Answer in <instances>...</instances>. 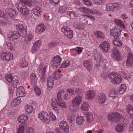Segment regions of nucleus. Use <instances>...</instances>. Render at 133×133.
Instances as JSON below:
<instances>
[{
    "label": "nucleus",
    "mask_w": 133,
    "mask_h": 133,
    "mask_svg": "<svg viewBox=\"0 0 133 133\" xmlns=\"http://www.w3.org/2000/svg\"><path fill=\"white\" fill-rule=\"evenodd\" d=\"M59 130L58 129H55L57 133H68L69 132V127L66 122L64 121L61 122L59 124Z\"/></svg>",
    "instance_id": "f257e3e1"
},
{
    "label": "nucleus",
    "mask_w": 133,
    "mask_h": 133,
    "mask_svg": "<svg viewBox=\"0 0 133 133\" xmlns=\"http://www.w3.org/2000/svg\"><path fill=\"white\" fill-rule=\"evenodd\" d=\"M121 76L115 72H113L110 74L109 78L110 81L115 84L120 83L121 82Z\"/></svg>",
    "instance_id": "f03ea898"
},
{
    "label": "nucleus",
    "mask_w": 133,
    "mask_h": 133,
    "mask_svg": "<svg viewBox=\"0 0 133 133\" xmlns=\"http://www.w3.org/2000/svg\"><path fill=\"white\" fill-rule=\"evenodd\" d=\"M62 61V58L59 55H56L52 59L50 64L53 68H57L60 64Z\"/></svg>",
    "instance_id": "7ed1b4c3"
},
{
    "label": "nucleus",
    "mask_w": 133,
    "mask_h": 133,
    "mask_svg": "<svg viewBox=\"0 0 133 133\" xmlns=\"http://www.w3.org/2000/svg\"><path fill=\"white\" fill-rule=\"evenodd\" d=\"M61 31L68 38L71 39L73 36V31L69 28L64 27L61 29Z\"/></svg>",
    "instance_id": "20e7f679"
},
{
    "label": "nucleus",
    "mask_w": 133,
    "mask_h": 133,
    "mask_svg": "<svg viewBox=\"0 0 133 133\" xmlns=\"http://www.w3.org/2000/svg\"><path fill=\"white\" fill-rule=\"evenodd\" d=\"M15 5L17 9L23 15H26L28 13V11L27 9V8L25 5L21 3H16Z\"/></svg>",
    "instance_id": "39448f33"
},
{
    "label": "nucleus",
    "mask_w": 133,
    "mask_h": 133,
    "mask_svg": "<svg viewBox=\"0 0 133 133\" xmlns=\"http://www.w3.org/2000/svg\"><path fill=\"white\" fill-rule=\"evenodd\" d=\"M1 57L2 60L5 61H9L12 59L13 55L11 53L4 52L1 53Z\"/></svg>",
    "instance_id": "423d86ee"
},
{
    "label": "nucleus",
    "mask_w": 133,
    "mask_h": 133,
    "mask_svg": "<svg viewBox=\"0 0 133 133\" xmlns=\"http://www.w3.org/2000/svg\"><path fill=\"white\" fill-rule=\"evenodd\" d=\"M121 30L116 28L111 29L110 30L111 36H113L114 38H119Z\"/></svg>",
    "instance_id": "0eeeda50"
},
{
    "label": "nucleus",
    "mask_w": 133,
    "mask_h": 133,
    "mask_svg": "<svg viewBox=\"0 0 133 133\" xmlns=\"http://www.w3.org/2000/svg\"><path fill=\"white\" fill-rule=\"evenodd\" d=\"M99 47L101 49L103 50L104 52H107L109 49L110 44L108 42L104 41L100 44Z\"/></svg>",
    "instance_id": "6e6552de"
},
{
    "label": "nucleus",
    "mask_w": 133,
    "mask_h": 133,
    "mask_svg": "<svg viewBox=\"0 0 133 133\" xmlns=\"http://www.w3.org/2000/svg\"><path fill=\"white\" fill-rule=\"evenodd\" d=\"M118 8V4L116 3H109L107 5L105 9L107 11H111Z\"/></svg>",
    "instance_id": "1a4fd4ad"
},
{
    "label": "nucleus",
    "mask_w": 133,
    "mask_h": 133,
    "mask_svg": "<svg viewBox=\"0 0 133 133\" xmlns=\"http://www.w3.org/2000/svg\"><path fill=\"white\" fill-rule=\"evenodd\" d=\"M53 79V77L51 76H49L47 78V87L49 90H51L53 88L54 83Z\"/></svg>",
    "instance_id": "9d476101"
},
{
    "label": "nucleus",
    "mask_w": 133,
    "mask_h": 133,
    "mask_svg": "<svg viewBox=\"0 0 133 133\" xmlns=\"http://www.w3.org/2000/svg\"><path fill=\"white\" fill-rule=\"evenodd\" d=\"M112 50L114 58L117 61H120L121 59V56L117 48L114 47L112 49Z\"/></svg>",
    "instance_id": "9b49d317"
},
{
    "label": "nucleus",
    "mask_w": 133,
    "mask_h": 133,
    "mask_svg": "<svg viewBox=\"0 0 133 133\" xmlns=\"http://www.w3.org/2000/svg\"><path fill=\"white\" fill-rule=\"evenodd\" d=\"M97 98L98 103L99 104H103L107 99L105 95L102 93L99 94L97 95Z\"/></svg>",
    "instance_id": "f8f14e48"
},
{
    "label": "nucleus",
    "mask_w": 133,
    "mask_h": 133,
    "mask_svg": "<svg viewBox=\"0 0 133 133\" xmlns=\"http://www.w3.org/2000/svg\"><path fill=\"white\" fill-rule=\"evenodd\" d=\"M123 117H108V118L109 121L111 122H117L119 120V118L123 119V122L126 124L128 123L127 119H124Z\"/></svg>",
    "instance_id": "ddd939ff"
},
{
    "label": "nucleus",
    "mask_w": 133,
    "mask_h": 133,
    "mask_svg": "<svg viewBox=\"0 0 133 133\" xmlns=\"http://www.w3.org/2000/svg\"><path fill=\"white\" fill-rule=\"evenodd\" d=\"M82 96H78L76 97L72 102V106L74 105L76 106L79 104L82 100Z\"/></svg>",
    "instance_id": "4468645a"
},
{
    "label": "nucleus",
    "mask_w": 133,
    "mask_h": 133,
    "mask_svg": "<svg viewBox=\"0 0 133 133\" xmlns=\"http://www.w3.org/2000/svg\"><path fill=\"white\" fill-rule=\"evenodd\" d=\"M5 12L11 17L15 18L17 15L15 11L11 8H8L6 9Z\"/></svg>",
    "instance_id": "2eb2a0df"
},
{
    "label": "nucleus",
    "mask_w": 133,
    "mask_h": 133,
    "mask_svg": "<svg viewBox=\"0 0 133 133\" xmlns=\"http://www.w3.org/2000/svg\"><path fill=\"white\" fill-rule=\"evenodd\" d=\"M25 91L22 86H19L17 88L16 95L17 96L23 97L24 96Z\"/></svg>",
    "instance_id": "dca6fc26"
},
{
    "label": "nucleus",
    "mask_w": 133,
    "mask_h": 133,
    "mask_svg": "<svg viewBox=\"0 0 133 133\" xmlns=\"http://www.w3.org/2000/svg\"><path fill=\"white\" fill-rule=\"evenodd\" d=\"M126 64L128 66H130L133 65V55L131 53L128 55L126 61Z\"/></svg>",
    "instance_id": "f3484780"
},
{
    "label": "nucleus",
    "mask_w": 133,
    "mask_h": 133,
    "mask_svg": "<svg viewBox=\"0 0 133 133\" xmlns=\"http://www.w3.org/2000/svg\"><path fill=\"white\" fill-rule=\"evenodd\" d=\"M15 78H14L11 82V85L14 88H17L19 86V81L18 80V78L16 75L15 76Z\"/></svg>",
    "instance_id": "a211bd4d"
},
{
    "label": "nucleus",
    "mask_w": 133,
    "mask_h": 133,
    "mask_svg": "<svg viewBox=\"0 0 133 133\" xmlns=\"http://www.w3.org/2000/svg\"><path fill=\"white\" fill-rule=\"evenodd\" d=\"M114 22L117 26L120 27L121 28L125 29L126 27L124 22L121 20L118 19H115L114 20Z\"/></svg>",
    "instance_id": "6ab92c4d"
},
{
    "label": "nucleus",
    "mask_w": 133,
    "mask_h": 133,
    "mask_svg": "<svg viewBox=\"0 0 133 133\" xmlns=\"http://www.w3.org/2000/svg\"><path fill=\"white\" fill-rule=\"evenodd\" d=\"M78 10L84 13L88 14H93L92 11L89 8L82 7L78 9Z\"/></svg>",
    "instance_id": "aec40b11"
},
{
    "label": "nucleus",
    "mask_w": 133,
    "mask_h": 133,
    "mask_svg": "<svg viewBox=\"0 0 133 133\" xmlns=\"http://www.w3.org/2000/svg\"><path fill=\"white\" fill-rule=\"evenodd\" d=\"M45 29V28L44 27V25L42 24L38 25L36 26L35 31L37 34H39L44 31Z\"/></svg>",
    "instance_id": "412c9836"
},
{
    "label": "nucleus",
    "mask_w": 133,
    "mask_h": 133,
    "mask_svg": "<svg viewBox=\"0 0 133 133\" xmlns=\"http://www.w3.org/2000/svg\"><path fill=\"white\" fill-rule=\"evenodd\" d=\"M20 37V35L18 31H15L12 32L11 36L9 37L11 41H12L17 39Z\"/></svg>",
    "instance_id": "4be33fe9"
},
{
    "label": "nucleus",
    "mask_w": 133,
    "mask_h": 133,
    "mask_svg": "<svg viewBox=\"0 0 133 133\" xmlns=\"http://www.w3.org/2000/svg\"><path fill=\"white\" fill-rule=\"evenodd\" d=\"M94 34L95 36L99 39H104L105 38L104 34L103 32L100 31H96L94 32Z\"/></svg>",
    "instance_id": "5701e85b"
},
{
    "label": "nucleus",
    "mask_w": 133,
    "mask_h": 133,
    "mask_svg": "<svg viewBox=\"0 0 133 133\" xmlns=\"http://www.w3.org/2000/svg\"><path fill=\"white\" fill-rule=\"evenodd\" d=\"M21 102V98L20 97H17L13 100L11 102V105L12 107H15L19 105Z\"/></svg>",
    "instance_id": "b1692460"
},
{
    "label": "nucleus",
    "mask_w": 133,
    "mask_h": 133,
    "mask_svg": "<svg viewBox=\"0 0 133 133\" xmlns=\"http://www.w3.org/2000/svg\"><path fill=\"white\" fill-rule=\"evenodd\" d=\"M66 14L72 18H75L78 16V12L77 11H68L67 12Z\"/></svg>",
    "instance_id": "393cba45"
},
{
    "label": "nucleus",
    "mask_w": 133,
    "mask_h": 133,
    "mask_svg": "<svg viewBox=\"0 0 133 133\" xmlns=\"http://www.w3.org/2000/svg\"><path fill=\"white\" fill-rule=\"evenodd\" d=\"M30 79L31 82L33 85H35L36 84L37 77L35 73H33L31 75Z\"/></svg>",
    "instance_id": "a878e982"
},
{
    "label": "nucleus",
    "mask_w": 133,
    "mask_h": 133,
    "mask_svg": "<svg viewBox=\"0 0 133 133\" xmlns=\"http://www.w3.org/2000/svg\"><path fill=\"white\" fill-rule=\"evenodd\" d=\"M126 111L130 116H133V108L131 104L128 105L126 108Z\"/></svg>",
    "instance_id": "bb28decb"
},
{
    "label": "nucleus",
    "mask_w": 133,
    "mask_h": 133,
    "mask_svg": "<svg viewBox=\"0 0 133 133\" xmlns=\"http://www.w3.org/2000/svg\"><path fill=\"white\" fill-rule=\"evenodd\" d=\"M95 97L94 91L90 90L87 92V98L88 99H92Z\"/></svg>",
    "instance_id": "cd10ccee"
},
{
    "label": "nucleus",
    "mask_w": 133,
    "mask_h": 133,
    "mask_svg": "<svg viewBox=\"0 0 133 133\" xmlns=\"http://www.w3.org/2000/svg\"><path fill=\"white\" fill-rule=\"evenodd\" d=\"M83 65L87 70L90 69L92 67L91 63L88 60L84 61L83 63Z\"/></svg>",
    "instance_id": "c85d7f7f"
},
{
    "label": "nucleus",
    "mask_w": 133,
    "mask_h": 133,
    "mask_svg": "<svg viewBox=\"0 0 133 133\" xmlns=\"http://www.w3.org/2000/svg\"><path fill=\"white\" fill-rule=\"evenodd\" d=\"M85 16L87 17L88 18L90 19L89 21H87V23L88 24L90 25L92 24L95 21L94 17L89 15H85Z\"/></svg>",
    "instance_id": "c756f323"
},
{
    "label": "nucleus",
    "mask_w": 133,
    "mask_h": 133,
    "mask_svg": "<svg viewBox=\"0 0 133 133\" xmlns=\"http://www.w3.org/2000/svg\"><path fill=\"white\" fill-rule=\"evenodd\" d=\"M56 102L59 106L62 108H67V106L65 103L62 100L57 101Z\"/></svg>",
    "instance_id": "7c9ffc66"
},
{
    "label": "nucleus",
    "mask_w": 133,
    "mask_h": 133,
    "mask_svg": "<svg viewBox=\"0 0 133 133\" xmlns=\"http://www.w3.org/2000/svg\"><path fill=\"white\" fill-rule=\"evenodd\" d=\"M33 11L34 14L36 16L39 15L41 14L42 10L41 8L39 7H36L33 10Z\"/></svg>",
    "instance_id": "2f4dec72"
},
{
    "label": "nucleus",
    "mask_w": 133,
    "mask_h": 133,
    "mask_svg": "<svg viewBox=\"0 0 133 133\" xmlns=\"http://www.w3.org/2000/svg\"><path fill=\"white\" fill-rule=\"evenodd\" d=\"M116 130L118 132L121 133L124 130V127L121 124H118L115 127Z\"/></svg>",
    "instance_id": "473e14b6"
},
{
    "label": "nucleus",
    "mask_w": 133,
    "mask_h": 133,
    "mask_svg": "<svg viewBox=\"0 0 133 133\" xmlns=\"http://www.w3.org/2000/svg\"><path fill=\"white\" fill-rule=\"evenodd\" d=\"M119 38H114V40L112 42L114 45L117 46H122V42L119 40Z\"/></svg>",
    "instance_id": "72a5a7b5"
},
{
    "label": "nucleus",
    "mask_w": 133,
    "mask_h": 133,
    "mask_svg": "<svg viewBox=\"0 0 133 133\" xmlns=\"http://www.w3.org/2000/svg\"><path fill=\"white\" fill-rule=\"evenodd\" d=\"M89 105L87 102H84L82 105L81 109L84 111H86L88 109Z\"/></svg>",
    "instance_id": "f704fd0d"
},
{
    "label": "nucleus",
    "mask_w": 133,
    "mask_h": 133,
    "mask_svg": "<svg viewBox=\"0 0 133 133\" xmlns=\"http://www.w3.org/2000/svg\"><path fill=\"white\" fill-rule=\"evenodd\" d=\"M75 91L76 94L78 96H81L84 92V90L80 88H76Z\"/></svg>",
    "instance_id": "c9c22d12"
},
{
    "label": "nucleus",
    "mask_w": 133,
    "mask_h": 133,
    "mask_svg": "<svg viewBox=\"0 0 133 133\" xmlns=\"http://www.w3.org/2000/svg\"><path fill=\"white\" fill-rule=\"evenodd\" d=\"M126 89V87L125 85L122 84L119 88V92L121 94H123L125 91Z\"/></svg>",
    "instance_id": "e433bc0d"
},
{
    "label": "nucleus",
    "mask_w": 133,
    "mask_h": 133,
    "mask_svg": "<svg viewBox=\"0 0 133 133\" xmlns=\"http://www.w3.org/2000/svg\"><path fill=\"white\" fill-rule=\"evenodd\" d=\"M84 121L83 117H77L76 119V123L78 125H81Z\"/></svg>",
    "instance_id": "4c0bfd02"
},
{
    "label": "nucleus",
    "mask_w": 133,
    "mask_h": 133,
    "mask_svg": "<svg viewBox=\"0 0 133 133\" xmlns=\"http://www.w3.org/2000/svg\"><path fill=\"white\" fill-rule=\"evenodd\" d=\"M70 64V62L68 60L64 61L62 63L61 66L63 68H66L68 67Z\"/></svg>",
    "instance_id": "58836bf2"
},
{
    "label": "nucleus",
    "mask_w": 133,
    "mask_h": 133,
    "mask_svg": "<svg viewBox=\"0 0 133 133\" xmlns=\"http://www.w3.org/2000/svg\"><path fill=\"white\" fill-rule=\"evenodd\" d=\"M26 111L28 113L30 114L33 111L34 109L33 107L31 105H28L25 108Z\"/></svg>",
    "instance_id": "ea45409f"
},
{
    "label": "nucleus",
    "mask_w": 133,
    "mask_h": 133,
    "mask_svg": "<svg viewBox=\"0 0 133 133\" xmlns=\"http://www.w3.org/2000/svg\"><path fill=\"white\" fill-rule=\"evenodd\" d=\"M16 29L17 30L19 31H22L24 30L25 31H26L27 29H25L24 26L22 24H17L16 25Z\"/></svg>",
    "instance_id": "a19ab883"
},
{
    "label": "nucleus",
    "mask_w": 133,
    "mask_h": 133,
    "mask_svg": "<svg viewBox=\"0 0 133 133\" xmlns=\"http://www.w3.org/2000/svg\"><path fill=\"white\" fill-rule=\"evenodd\" d=\"M75 28L78 29L83 30L85 27V26L84 24H78L74 25Z\"/></svg>",
    "instance_id": "79ce46f5"
},
{
    "label": "nucleus",
    "mask_w": 133,
    "mask_h": 133,
    "mask_svg": "<svg viewBox=\"0 0 133 133\" xmlns=\"http://www.w3.org/2000/svg\"><path fill=\"white\" fill-rule=\"evenodd\" d=\"M38 118L45 123L49 124L50 122L49 117H38Z\"/></svg>",
    "instance_id": "37998d69"
},
{
    "label": "nucleus",
    "mask_w": 133,
    "mask_h": 133,
    "mask_svg": "<svg viewBox=\"0 0 133 133\" xmlns=\"http://www.w3.org/2000/svg\"><path fill=\"white\" fill-rule=\"evenodd\" d=\"M15 77H12L11 74H9L6 75L5 76V78L7 81L9 82H10L14 78H15Z\"/></svg>",
    "instance_id": "c03bdc74"
},
{
    "label": "nucleus",
    "mask_w": 133,
    "mask_h": 133,
    "mask_svg": "<svg viewBox=\"0 0 133 133\" xmlns=\"http://www.w3.org/2000/svg\"><path fill=\"white\" fill-rule=\"evenodd\" d=\"M63 75L60 73H58L57 71H54L53 76L56 79H58L62 77Z\"/></svg>",
    "instance_id": "a18cd8bd"
},
{
    "label": "nucleus",
    "mask_w": 133,
    "mask_h": 133,
    "mask_svg": "<svg viewBox=\"0 0 133 133\" xmlns=\"http://www.w3.org/2000/svg\"><path fill=\"white\" fill-rule=\"evenodd\" d=\"M109 96L111 97L112 98H114L115 97L117 96V94L115 90H112L109 94Z\"/></svg>",
    "instance_id": "49530a36"
},
{
    "label": "nucleus",
    "mask_w": 133,
    "mask_h": 133,
    "mask_svg": "<svg viewBox=\"0 0 133 133\" xmlns=\"http://www.w3.org/2000/svg\"><path fill=\"white\" fill-rule=\"evenodd\" d=\"M64 91L63 90H62L59 91L58 93L57 94V99H56V102L57 101H59L62 100V98L61 97L62 93Z\"/></svg>",
    "instance_id": "de8ad7c7"
},
{
    "label": "nucleus",
    "mask_w": 133,
    "mask_h": 133,
    "mask_svg": "<svg viewBox=\"0 0 133 133\" xmlns=\"http://www.w3.org/2000/svg\"><path fill=\"white\" fill-rule=\"evenodd\" d=\"M20 65L21 67L24 68L28 66V64L26 61L24 59H22L20 62Z\"/></svg>",
    "instance_id": "09e8293b"
},
{
    "label": "nucleus",
    "mask_w": 133,
    "mask_h": 133,
    "mask_svg": "<svg viewBox=\"0 0 133 133\" xmlns=\"http://www.w3.org/2000/svg\"><path fill=\"white\" fill-rule=\"evenodd\" d=\"M107 116H120L121 115L119 113L116 112H113L108 114Z\"/></svg>",
    "instance_id": "8fccbe9b"
},
{
    "label": "nucleus",
    "mask_w": 133,
    "mask_h": 133,
    "mask_svg": "<svg viewBox=\"0 0 133 133\" xmlns=\"http://www.w3.org/2000/svg\"><path fill=\"white\" fill-rule=\"evenodd\" d=\"M67 9L64 6H61L59 9L58 12L61 13L63 14L67 10Z\"/></svg>",
    "instance_id": "3c124183"
},
{
    "label": "nucleus",
    "mask_w": 133,
    "mask_h": 133,
    "mask_svg": "<svg viewBox=\"0 0 133 133\" xmlns=\"http://www.w3.org/2000/svg\"><path fill=\"white\" fill-rule=\"evenodd\" d=\"M34 90L36 95L39 96L41 93V91L40 88L38 87H36L34 88Z\"/></svg>",
    "instance_id": "603ef678"
},
{
    "label": "nucleus",
    "mask_w": 133,
    "mask_h": 133,
    "mask_svg": "<svg viewBox=\"0 0 133 133\" xmlns=\"http://www.w3.org/2000/svg\"><path fill=\"white\" fill-rule=\"evenodd\" d=\"M28 117H18L17 120L19 122L23 123L28 119Z\"/></svg>",
    "instance_id": "864d4df0"
},
{
    "label": "nucleus",
    "mask_w": 133,
    "mask_h": 133,
    "mask_svg": "<svg viewBox=\"0 0 133 133\" xmlns=\"http://www.w3.org/2000/svg\"><path fill=\"white\" fill-rule=\"evenodd\" d=\"M24 126L23 125H19L17 132L24 133V131L25 129Z\"/></svg>",
    "instance_id": "5fc2aeb1"
},
{
    "label": "nucleus",
    "mask_w": 133,
    "mask_h": 133,
    "mask_svg": "<svg viewBox=\"0 0 133 133\" xmlns=\"http://www.w3.org/2000/svg\"><path fill=\"white\" fill-rule=\"evenodd\" d=\"M46 78V74H42L40 77V81L43 83H45V80Z\"/></svg>",
    "instance_id": "6e6d98bb"
},
{
    "label": "nucleus",
    "mask_w": 133,
    "mask_h": 133,
    "mask_svg": "<svg viewBox=\"0 0 133 133\" xmlns=\"http://www.w3.org/2000/svg\"><path fill=\"white\" fill-rule=\"evenodd\" d=\"M83 3L88 6H90L92 5V3L90 0H83Z\"/></svg>",
    "instance_id": "4d7b16f0"
},
{
    "label": "nucleus",
    "mask_w": 133,
    "mask_h": 133,
    "mask_svg": "<svg viewBox=\"0 0 133 133\" xmlns=\"http://www.w3.org/2000/svg\"><path fill=\"white\" fill-rule=\"evenodd\" d=\"M32 38V35L31 33H29L26 37V41H31Z\"/></svg>",
    "instance_id": "13d9d810"
},
{
    "label": "nucleus",
    "mask_w": 133,
    "mask_h": 133,
    "mask_svg": "<svg viewBox=\"0 0 133 133\" xmlns=\"http://www.w3.org/2000/svg\"><path fill=\"white\" fill-rule=\"evenodd\" d=\"M48 115V113L44 111L40 112L38 114V116H45Z\"/></svg>",
    "instance_id": "bf43d9fd"
},
{
    "label": "nucleus",
    "mask_w": 133,
    "mask_h": 133,
    "mask_svg": "<svg viewBox=\"0 0 133 133\" xmlns=\"http://www.w3.org/2000/svg\"><path fill=\"white\" fill-rule=\"evenodd\" d=\"M39 48L38 47L33 45L31 49V51L33 53H34Z\"/></svg>",
    "instance_id": "052dcab7"
},
{
    "label": "nucleus",
    "mask_w": 133,
    "mask_h": 133,
    "mask_svg": "<svg viewBox=\"0 0 133 133\" xmlns=\"http://www.w3.org/2000/svg\"><path fill=\"white\" fill-rule=\"evenodd\" d=\"M129 133H133V120L130 125Z\"/></svg>",
    "instance_id": "680f3d73"
},
{
    "label": "nucleus",
    "mask_w": 133,
    "mask_h": 133,
    "mask_svg": "<svg viewBox=\"0 0 133 133\" xmlns=\"http://www.w3.org/2000/svg\"><path fill=\"white\" fill-rule=\"evenodd\" d=\"M41 45V41L40 40H38L36 41L34 43L33 45L38 47L39 48Z\"/></svg>",
    "instance_id": "e2e57ef3"
},
{
    "label": "nucleus",
    "mask_w": 133,
    "mask_h": 133,
    "mask_svg": "<svg viewBox=\"0 0 133 133\" xmlns=\"http://www.w3.org/2000/svg\"><path fill=\"white\" fill-rule=\"evenodd\" d=\"M35 130L33 128H30L25 133H35Z\"/></svg>",
    "instance_id": "0e129e2a"
},
{
    "label": "nucleus",
    "mask_w": 133,
    "mask_h": 133,
    "mask_svg": "<svg viewBox=\"0 0 133 133\" xmlns=\"http://www.w3.org/2000/svg\"><path fill=\"white\" fill-rule=\"evenodd\" d=\"M103 0H95V3L97 4H102L103 3Z\"/></svg>",
    "instance_id": "69168bd1"
},
{
    "label": "nucleus",
    "mask_w": 133,
    "mask_h": 133,
    "mask_svg": "<svg viewBox=\"0 0 133 133\" xmlns=\"http://www.w3.org/2000/svg\"><path fill=\"white\" fill-rule=\"evenodd\" d=\"M56 43L55 42L50 43L48 44V46L49 48H51L56 45Z\"/></svg>",
    "instance_id": "338daca9"
},
{
    "label": "nucleus",
    "mask_w": 133,
    "mask_h": 133,
    "mask_svg": "<svg viewBox=\"0 0 133 133\" xmlns=\"http://www.w3.org/2000/svg\"><path fill=\"white\" fill-rule=\"evenodd\" d=\"M67 119L70 123L72 122L75 120L74 117H68Z\"/></svg>",
    "instance_id": "774afa93"
}]
</instances>
